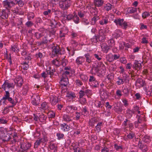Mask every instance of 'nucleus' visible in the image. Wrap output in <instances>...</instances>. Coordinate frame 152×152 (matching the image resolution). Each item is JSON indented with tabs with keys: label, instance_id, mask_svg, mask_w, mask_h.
<instances>
[{
	"label": "nucleus",
	"instance_id": "f8f14e48",
	"mask_svg": "<svg viewBox=\"0 0 152 152\" xmlns=\"http://www.w3.org/2000/svg\"><path fill=\"white\" fill-rule=\"evenodd\" d=\"M98 39L99 41L103 42L105 39V35L104 31L102 29H100L99 31Z\"/></svg>",
	"mask_w": 152,
	"mask_h": 152
},
{
	"label": "nucleus",
	"instance_id": "2eb2a0df",
	"mask_svg": "<svg viewBox=\"0 0 152 152\" xmlns=\"http://www.w3.org/2000/svg\"><path fill=\"white\" fill-rule=\"evenodd\" d=\"M138 146L142 150V151L143 152H146L148 150L147 146L145 145L142 144V143L140 142H139Z\"/></svg>",
	"mask_w": 152,
	"mask_h": 152
},
{
	"label": "nucleus",
	"instance_id": "412c9836",
	"mask_svg": "<svg viewBox=\"0 0 152 152\" xmlns=\"http://www.w3.org/2000/svg\"><path fill=\"white\" fill-rule=\"evenodd\" d=\"M66 97L69 99H73L75 98L76 96L75 93L71 92H68L66 93Z\"/></svg>",
	"mask_w": 152,
	"mask_h": 152
},
{
	"label": "nucleus",
	"instance_id": "5701e85b",
	"mask_svg": "<svg viewBox=\"0 0 152 152\" xmlns=\"http://www.w3.org/2000/svg\"><path fill=\"white\" fill-rule=\"evenodd\" d=\"M8 16V15L6 13L5 10H3L1 12H0V17L2 19H6L7 18Z\"/></svg>",
	"mask_w": 152,
	"mask_h": 152
},
{
	"label": "nucleus",
	"instance_id": "5fc2aeb1",
	"mask_svg": "<svg viewBox=\"0 0 152 152\" xmlns=\"http://www.w3.org/2000/svg\"><path fill=\"white\" fill-rule=\"evenodd\" d=\"M74 152H85V150L79 148H75L74 149Z\"/></svg>",
	"mask_w": 152,
	"mask_h": 152
},
{
	"label": "nucleus",
	"instance_id": "9b49d317",
	"mask_svg": "<svg viewBox=\"0 0 152 152\" xmlns=\"http://www.w3.org/2000/svg\"><path fill=\"white\" fill-rule=\"evenodd\" d=\"M15 83L18 86L20 87L23 83V79L21 77L18 76L15 79Z\"/></svg>",
	"mask_w": 152,
	"mask_h": 152
},
{
	"label": "nucleus",
	"instance_id": "393cba45",
	"mask_svg": "<svg viewBox=\"0 0 152 152\" xmlns=\"http://www.w3.org/2000/svg\"><path fill=\"white\" fill-rule=\"evenodd\" d=\"M122 35V33L119 30L115 31L114 33L113 34V36L116 38H117L121 36Z\"/></svg>",
	"mask_w": 152,
	"mask_h": 152
},
{
	"label": "nucleus",
	"instance_id": "7ed1b4c3",
	"mask_svg": "<svg viewBox=\"0 0 152 152\" xmlns=\"http://www.w3.org/2000/svg\"><path fill=\"white\" fill-rule=\"evenodd\" d=\"M71 1L70 0H62L59 2V7L62 10H65L67 9L70 6Z\"/></svg>",
	"mask_w": 152,
	"mask_h": 152
},
{
	"label": "nucleus",
	"instance_id": "cd10ccee",
	"mask_svg": "<svg viewBox=\"0 0 152 152\" xmlns=\"http://www.w3.org/2000/svg\"><path fill=\"white\" fill-rule=\"evenodd\" d=\"M63 119L65 121L70 122L72 121V118L68 115L65 114L63 116Z\"/></svg>",
	"mask_w": 152,
	"mask_h": 152
},
{
	"label": "nucleus",
	"instance_id": "4c0bfd02",
	"mask_svg": "<svg viewBox=\"0 0 152 152\" xmlns=\"http://www.w3.org/2000/svg\"><path fill=\"white\" fill-rule=\"evenodd\" d=\"M79 102L81 104L84 105L86 102V100L85 98L82 97V98H79Z\"/></svg>",
	"mask_w": 152,
	"mask_h": 152
},
{
	"label": "nucleus",
	"instance_id": "c03bdc74",
	"mask_svg": "<svg viewBox=\"0 0 152 152\" xmlns=\"http://www.w3.org/2000/svg\"><path fill=\"white\" fill-rule=\"evenodd\" d=\"M28 86L26 85L24 86L23 89V94L26 95L27 94V92L28 91Z\"/></svg>",
	"mask_w": 152,
	"mask_h": 152
},
{
	"label": "nucleus",
	"instance_id": "e2e57ef3",
	"mask_svg": "<svg viewBox=\"0 0 152 152\" xmlns=\"http://www.w3.org/2000/svg\"><path fill=\"white\" fill-rule=\"evenodd\" d=\"M137 83L140 84L141 86H143L144 85V82L143 80L141 79H138L137 81Z\"/></svg>",
	"mask_w": 152,
	"mask_h": 152
},
{
	"label": "nucleus",
	"instance_id": "bf43d9fd",
	"mask_svg": "<svg viewBox=\"0 0 152 152\" xmlns=\"http://www.w3.org/2000/svg\"><path fill=\"white\" fill-rule=\"evenodd\" d=\"M55 70L54 69H50V70H48L47 71V73L48 74L50 75V77L53 74V73L55 72Z\"/></svg>",
	"mask_w": 152,
	"mask_h": 152
},
{
	"label": "nucleus",
	"instance_id": "6e6552de",
	"mask_svg": "<svg viewBox=\"0 0 152 152\" xmlns=\"http://www.w3.org/2000/svg\"><path fill=\"white\" fill-rule=\"evenodd\" d=\"M0 138L4 141H8L10 139V137L6 132H4L0 129Z\"/></svg>",
	"mask_w": 152,
	"mask_h": 152
},
{
	"label": "nucleus",
	"instance_id": "c85d7f7f",
	"mask_svg": "<svg viewBox=\"0 0 152 152\" xmlns=\"http://www.w3.org/2000/svg\"><path fill=\"white\" fill-rule=\"evenodd\" d=\"M100 95L102 99L107 98V92L106 90L103 89L101 91Z\"/></svg>",
	"mask_w": 152,
	"mask_h": 152
},
{
	"label": "nucleus",
	"instance_id": "ea45409f",
	"mask_svg": "<svg viewBox=\"0 0 152 152\" xmlns=\"http://www.w3.org/2000/svg\"><path fill=\"white\" fill-rule=\"evenodd\" d=\"M46 119V117H45L43 114L42 113L39 115V118L40 121L41 122L45 121Z\"/></svg>",
	"mask_w": 152,
	"mask_h": 152
},
{
	"label": "nucleus",
	"instance_id": "774afa93",
	"mask_svg": "<svg viewBox=\"0 0 152 152\" xmlns=\"http://www.w3.org/2000/svg\"><path fill=\"white\" fill-rule=\"evenodd\" d=\"M75 82L76 85L77 86H80L83 85L82 82L79 80H75Z\"/></svg>",
	"mask_w": 152,
	"mask_h": 152
},
{
	"label": "nucleus",
	"instance_id": "b1692460",
	"mask_svg": "<svg viewBox=\"0 0 152 152\" xmlns=\"http://www.w3.org/2000/svg\"><path fill=\"white\" fill-rule=\"evenodd\" d=\"M114 6L110 4V3H107L104 6L105 10L107 11L110 10L112 8H114Z\"/></svg>",
	"mask_w": 152,
	"mask_h": 152
},
{
	"label": "nucleus",
	"instance_id": "20e7f679",
	"mask_svg": "<svg viewBox=\"0 0 152 152\" xmlns=\"http://www.w3.org/2000/svg\"><path fill=\"white\" fill-rule=\"evenodd\" d=\"M114 22L117 26H121L124 29H126L127 27L128 24L127 22L124 21L123 19H116L114 20Z\"/></svg>",
	"mask_w": 152,
	"mask_h": 152
},
{
	"label": "nucleus",
	"instance_id": "f03ea898",
	"mask_svg": "<svg viewBox=\"0 0 152 152\" xmlns=\"http://www.w3.org/2000/svg\"><path fill=\"white\" fill-rule=\"evenodd\" d=\"M31 146V143L29 142L26 141H22L20 143V151L21 152H27Z\"/></svg>",
	"mask_w": 152,
	"mask_h": 152
},
{
	"label": "nucleus",
	"instance_id": "f257e3e1",
	"mask_svg": "<svg viewBox=\"0 0 152 152\" xmlns=\"http://www.w3.org/2000/svg\"><path fill=\"white\" fill-rule=\"evenodd\" d=\"M69 75V72L68 71H65L63 73L60 82L61 86L65 87L69 83L68 77Z\"/></svg>",
	"mask_w": 152,
	"mask_h": 152
},
{
	"label": "nucleus",
	"instance_id": "052dcab7",
	"mask_svg": "<svg viewBox=\"0 0 152 152\" xmlns=\"http://www.w3.org/2000/svg\"><path fill=\"white\" fill-rule=\"evenodd\" d=\"M79 98H82L85 95V92L82 90H80L79 91Z\"/></svg>",
	"mask_w": 152,
	"mask_h": 152
},
{
	"label": "nucleus",
	"instance_id": "aec40b11",
	"mask_svg": "<svg viewBox=\"0 0 152 152\" xmlns=\"http://www.w3.org/2000/svg\"><path fill=\"white\" fill-rule=\"evenodd\" d=\"M99 19V17L96 15L91 18L90 21L91 25H94L96 22V21Z\"/></svg>",
	"mask_w": 152,
	"mask_h": 152
},
{
	"label": "nucleus",
	"instance_id": "7c9ffc66",
	"mask_svg": "<svg viewBox=\"0 0 152 152\" xmlns=\"http://www.w3.org/2000/svg\"><path fill=\"white\" fill-rule=\"evenodd\" d=\"M137 10V8H136L133 7H130L128 8L127 10V12L129 13H133L136 12Z\"/></svg>",
	"mask_w": 152,
	"mask_h": 152
},
{
	"label": "nucleus",
	"instance_id": "2f4dec72",
	"mask_svg": "<svg viewBox=\"0 0 152 152\" xmlns=\"http://www.w3.org/2000/svg\"><path fill=\"white\" fill-rule=\"evenodd\" d=\"M43 139H40L37 140L34 144V148H37L38 146L42 142Z\"/></svg>",
	"mask_w": 152,
	"mask_h": 152
},
{
	"label": "nucleus",
	"instance_id": "e433bc0d",
	"mask_svg": "<svg viewBox=\"0 0 152 152\" xmlns=\"http://www.w3.org/2000/svg\"><path fill=\"white\" fill-rule=\"evenodd\" d=\"M11 49L12 51L15 52H18L19 51V49L17 45L11 46Z\"/></svg>",
	"mask_w": 152,
	"mask_h": 152
},
{
	"label": "nucleus",
	"instance_id": "c756f323",
	"mask_svg": "<svg viewBox=\"0 0 152 152\" xmlns=\"http://www.w3.org/2000/svg\"><path fill=\"white\" fill-rule=\"evenodd\" d=\"M84 56L86 58V61L88 64L90 63L91 62V57L88 53L85 54Z\"/></svg>",
	"mask_w": 152,
	"mask_h": 152
},
{
	"label": "nucleus",
	"instance_id": "a211bd4d",
	"mask_svg": "<svg viewBox=\"0 0 152 152\" xmlns=\"http://www.w3.org/2000/svg\"><path fill=\"white\" fill-rule=\"evenodd\" d=\"M5 92V94H4L2 99H1V102L4 100V101L2 102L3 104L5 103V100L8 99L9 98H10V94L9 91L6 90Z\"/></svg>",
	"mask_w": 152,
	"mask_h": 152
},
{
	"label": "nucleus",
	"instance_id": "a18cd8bd",
	"mask_svg": "<svg viewBox=\"0 0 152 152\" xmlns=\"http://www.w3.org/2000/svg\"><path fill=\"white\" fill-rule=\"evenodd\" d=\"M134 136V132H131L127 135V137L129 139L131 140L132 139Z\"/></svg>",
	"mask_w": 152,
	"mask_h": 152
},
{
	"label": "nucleus",
	"instance_id": "58836bf2",
	"mask_svg": "<svg viewBox=\"0 0 152 152\" xmlns=\"http://www.w3.org/2000/svg\"><path fill=\"white\" fill-rule=\"evenodd\" d=\"M73 20L74 22L76 24L78 23L79 22V18L77 17V15L75 14H74V15Z\"/></svg>",
	"mask_w": 152,
	"mask_h": 152
},
{
	"label": "nucleus",
	"instance_id": "dca6fc26",
	"mask_svg": "<svg viewBox=\"0 0 152 152\" xmlns=\"http://www.w3.org/2000/svg\"><path fill=\"white\" fill-rule=\"evenodd\" d=\"M109 16L106 15L104 18L99 21V24L102 25H104L107 24L109 22Z\"/></svg>",
	"mask_w": 152,
	"mask_h": 152
},
{
	"label": "nucleus",
	"instance_id": "4468645a",
	"mask_svg": "<svg viewBox=\"0 0 152 152\" xmlns=\"http://www.w3.org/2000/svg\"><path fill=\"white\" fill-rule=\"evenodd\" d=\"M77 110V108L74 106H69L67 107L66 110L68 113H72L73 112L74 110Z\"/></svg>",
	"mask_w": 152,
	"mask_h": 152
},
{
	"label": "nucleus",
	"instance_id": "f704fd0d",
	"mask_svg": "<svg viewBox=\"0 0 152 152\" xmlns=\"http://www.w3.org/2000/svg\"><path fill=\"white\" fill-rule=\"evenodd\" d=\"M52 63L56 66H59L60 65L59 61L57 59L53 60L52 61Z\"/></svg>",
	"mask_w": 152,
	"mask_h": 152
},
{
	"label": "nucleus",
	"instance_id": "49530a36",
	"mask_svg": "<svg viewBox=\"0 0 152 152\" xmlns=\"http://www.w3.org/2000/svg\"><path fill=\"white\" fill-rule=\"evenodd\" d=\"M102 48L104 49L105 51L106 52V53L108 51V50L110 49V47L109 46H108L107 45L104 44L102 46Z\"/></svg>",
	"mask_w": 152,
	"mask_h": 152
},
{
	"label": "nucleus",
	"instance_id": "603ef678",
	"mask_svg": "<svg viewBox=\"0 0 152 152\" xmlns=\"http://www.w3.org/2000/svg\"><path fill=\"white\" fill-rule=\"evenodd\" d=\"M102 125V122H99L98 123L96 126L95 127V128L97 131L99 132L100 131L101 126Z\"/></svg>",
	"mask_w": 152,
	"mask_h": 152
},
{
	"label": "nucleus",
	"instance_id": "a19ab883",
	"mask_svg": "<svg viewBox=\"0 0 152 152\" xmlns=\"http://www.w3.org/2000/svg\"><path fill=\"white\" fill-rule=\"evenodd\" d=\"M126 116L129 118H131L134 112L133 111H132L129 109H128L127 110L126 112Z\"/></svg>",
	"mask_w": 152,
	"mask_h": 152
},
{
	"label": "nucleus",
	"instance_id": "bb28decb",
	"mask_svg": "<svg viewBox=\"0 0 152 152\" xmlns=\"http://www.w3.org/2000/svg\"><path fill=\"white\" fill-rule=\"evenodd\" d=\"M41 108L44 110H49V104L46 102H43L41 104Z\"/></svg>",
	"mask_w": 152,
	"mask_h": 152
},
{
	"label": "nucleus",
	"instance_id": "09e8293b",
	"mask_svg": "<svg viewBox=\"0 0 152 152\" xmlns=\"http://www.w3.org/2000/svg\"><path fill=\"white\" fill-rule=\"evenodd\" d=\"M22 67L24 70H27L29 67V65L27 63L25 62L22 64Z\"/></svg>",
	"mask_w": 152,
	"mask_h": 152
},
{
	"label": "nucleus",
	"instance_id": "37998d69",
	"mask_svg": "<svg viewBox=\"0 0 152 152\" xmlns=\"http://www.w3.org/2000/svg\"><path fill=\"white\" fill-rule=\"evenodd\" d=\"M96 122V120L95 118H92L89 121V125L91 126H94V124Z\"/></svg>",
	"mask_w": 152,
	"mask_h": 152
},
{
	"label": "nucleus",
	"instance_id": "473e14b6",
	"mask_svg": "<svg viewBox=\"0 0 152 152\" xmlns=\"http://www.w3.org/2000/svg\"><path fill=\"white\" fill-rule=\"evenodd\" d=\"M122 91L124 95L125 96H128L129 95V91L128 88H124L122 90Z\"/></svg>",
	"mask_w": 152,
	"mask_h": 152
},
{
	"label": "nucleus",
	"instance_id": "680f3d73",
	"mask_svg": "<svg viewBox=\"0 0 152 152\" xmlns=\"http://www.w3.org/2000/svg\"><path fill=\"white\" fill-rule=\"evenodd\" d=\"M16 1L20 7H22L24 4V3L22 0H16Z\"/></svg>",
	"mask_w": 152,
	"mask_h": 152
},
{
	"label": "nucleus",
	"instance_id": "f3484780",
	"mask_svg": "<svg viewBox=\"0 0 152 152\" xmlns=\"http://www.w3.org/2000/svg\"><path fill=\"white\" fill-rule=\"evenodd\" d=\"M104 3V0H94V4L97 7L102 6Z\"/></svg>",
	"mask_w": 152,
	"mask_h": 152
},
{
	"label": "nucleus",
	"instance_id": "72a5a7b5",
	"mask_svg": "<svg viewBox=\"0 0 152 152\" xmlns=\"http://www.w3.org/2000/svg\"><path fill=\"white\" fill-rule=\"evenodd\" d=\"M57 146L56 144L51 143L50 145V148L51 150H53L54 152H56Z\"/></svg>",
	"mask_w": 152,
	"mask_h": 152
},
{
	"label": "nucleus",
	"instance_id": "6ab92c4d",
	"mask_svg": "<svg viewBox=\"0 0 152 152\" xmlns=\"http://www.w3.org/2000/svg\"><path fill=\"white\" fill-rule=\"evenodd\" d=\"M60 126L61 129L64 132L68 131L70 128V127L65 123L61 124Z\"/></svg>",
	"mask_w": 152,
	"mask_h": 152
},
{
	"label": "nucleus",
	"instance_id": "4d7b16f0",
	"mask_svg": "<svg viewBox=\"0 0 152 152\" xmlns=\"http://www.w3.org/2000/svg\"><path fill=\"white\" fill-rule=\"evenodd\" d=\"M82 22L83 24L85 25H88L90 23V22L88 19L83 18L82 20Z\"/></svg>",
	"mask_w": 152,
	"mask_h": 152
},
{
	"label": "nucleus",
	"instance_id": "1a4fd4ad",
	"mask_svg": "<svg viewBox=\"0 0 152 152\" xmlns=\"http://www.w3.org/2000/svg\"><path fill=\"white\" fill-rule=\"evenodd\" d=\"M15 4L12 1H9L8 0H6L3 2L4 7L7 10H9Z\"/></svg>",
	"mask_w": 152,
	"mask_h": 152
},
{
	"label": "nucleus",
	"instance_id": "c9c22d12",
	"mask_svg": "<svg viewBox=\"0 0 152 152\" xmlns=\"http://www.w3.org/2000/svg\"><path fill=\"white\" fill-rule=\"evenodd\" d=\"M7 100L8 101L12 104V105H11L10 106V107H13L17 103V101H15L14 100H13L12 99L11 97L10 98H9Z\"/></svg>",
	"mask_w": 152,
	"mask_h": 152
},
{
	"label": "nucleus",
	"instance_id": "0eeeda50",
	"mask_svg": "<svg viewBox=\"0 0 152 152\" xmlns=\"http://www.w3.org/2000/svg\"><path fill=\"white\" fill-rule=\"evenodd\" d=\"M52 49L53 53L54 55H56L58 56L61 55L62 53H63L62 49L57 45L56 46H54L52 47Z\"/></svg>",
	"mask_w": 152,
	"mask_h": 152
},
{
	"label": "nucleus",
	"instance_id": "6e6d98bb",
	"mask_svg": "<svg viewBox=\"0 0 152 152\" xmlns=\"http://www.w3.org/2000/svg\"><path fill=\"white\" fill-rule=\"evenodd\" d=\"M115 94L116 96L119 98H120L122 95L121 91L119 89L117 90Z\"/></svg>",
	"mask_w": 152,
	"mask_h": 152
},
{
	"label": "nucleus",
	"instance_id": "39448f33",
	"mask_svg": "<svg viewBox=\"0 0 152 152\" xmlns=\"http://www.w3.org/2000/svg\"><path fill=\"white\" fill-rule=\"evenodd\" d=\"M40 100V98L37 94H34L31 96V102L34 105H38L39 104Z\"/></svg>",
	"mask_w": 152,
	"mask_h": 152
},
{
	"label": "nucleus",
	"instance_id": "a878e982",
	"mask_svg": "<svg viewBox=\"0 0 152 152\" xmlns=\"http://www.w3.org/2000/svg\"><path fill=\"white\" fill-rule=\"evenodd\" d=\"M141 64L138 61H135L134 64L133 66V68L135 69H140L141 68Z\"/></svg>",
	"mask_w": 152,
	"mask_h": 152
},
{
	"label": "nucleus",
	"instance_id": "de8ad7c7",
	"mask_svg": "<svg viewBox=\"0 0 152 152\" xmlns=\"http://www.w3.org/2000/svg\"><path fill=\"white\" fill-rule=\"evenodd\" d=\"M80 76L81 79L83 81H86L88 79L87 76L83 74H80Z\"/></svg>",
	"mask_w": 152,
	"mask_h": 152
},
{
	"label": "nucleus",
	"instance_id": "ddd939ff",
	"mask_svg": "<svg viewBox=\"0 0 152 152\" xmlns=\"http://www.w3.org/2000/svg\"><path fill=\"white\" fill-rule=\"evenodd\" d=\"M85 59L83 56H80L77 57L76 60V63L78 65H82L83 63L85 61Z\"/></svg>",
	"mask_w": 152,
	"mask_h": 152
},
{
	"label": "nucleus",
	"instance_id": "13d9d810",
	"mask_svg": "<svg viewBox=\"0 0 152 152\" xmlns=\"http://www.w3.org/2000/svg\"><path fill=\"white\" fill-rule=\"evenodd\" d=\"M92 72L94 73H96L99 71V69L97 66H94L92 68Z\"/></svg>",
	"mask_w": 152,
	"mask_h": 152
},
{
	"label": "nucleus",
	"instance_id": "423d86ee",
	"mask_svg": "<svg viewBox=\"0 0 152 152\" xmlns=\"http://www.w3.org/2000/svg\"><path fill=\"white\" fill-rule=\"evenodd\" d=\"M2 87L4 90L6 91L11 88H13L14 85L13 83H9L8 81L7 80L5 81L4 84L2 85Z\"/></svg>",
	"mask_w": 152,
	"mask_h": 152
},
{
	"label": "nucleus",
	"instance_id": "864d4df0",
	"mask_svg": "<svg viewBox=\"0 0 152 152\" xmlns=\"http://www.w3.org/2000/svg\"><path fill=\"white\" fill-rule=\"evenodd\" d=\"M48 115L50 118H54L55 116V113L53 111H51L48 112Z\"/></svg>",
	"mask_w": 152,
	"mask_h": 152
},
{
	"label": "nucleus",
	"instance_id": "79ce46f5",
	"mask_svg": "<svg viewBox=\"0 0 152 152\" xmlns=\"http://www.w3.org/2000/svg\"><path fill=\"white\" fill-rule=\"evenodd\" d=\"M108 45L111 48L114 46L115 43L114 40L113 39L109 40L108 42Z\"/></svg>",
	"mask_w": 152,
	"mask_h": 152
},
{
	"label": "nucleus",
	"instance_id": "9d476101",
	"mask_svg": "<svg viewBox=\"0 0 152 152\" xmlns=\"http://www.w3.org/2000/svg\"><path fill=\"white\" fill-rule=\"evenodd\" d=\"M124 76H123V78H121L120 77H118L117 79L118 80L116 81V83L118 85H120L123 84L124 82L126 81V78L127 77V75L126 73H124Z\"/></svg>",
	"mask_w": 152,
	"mask_h": 152
},
{
	"label": "nucleus",
	"instance_id": "3c124183",
	"mask_svg": "<svg viewBox=\"0 0 152 152\" xmlns=\"http://www.w3.org/2000/svg\"><path fill=\"white\" fill-rule=\"evenodd\" d=\"M86 13L85 11H80L78 12V15L81 18H82L84 17L86 15Z\"/></svg>",
	"mask_w": 152,
	"mask_h": 152
},
{
	"label": "nucleus",
	"instance_id": "338daca9",
	"mask_svg": "<svg viewBox=\"0 0 152 152\" xmlns=\"http://www.w3.org/2000/svg\"><path fill=\"white\" fill-rule=\"evenodd\" d=\"M56 136L58 137V139L60 140L63 138L64 136V134H63L57 133L56 134Z\"/></svg>",
	"mask_w": 152,
	"mask_h": 152
},
{
	"label": "nucleus",
	"instance_id": "0e129e2a",
	"mask_svg": "<svg viewBox=\"0 0 152 152\" xmlns=\"http://www.w3.org/2000/svg\"><path fill=\"white\" fill-rule=\"evenodd\" d=\"M118 108H115V111L118 113H121L123 110V109L121 107H118Z\"/></svg>",
	"mask_w": 152,
	"mask_h": 152
},
{
	"label": "nucleus",
	"instance_id": "4be33fe9",
	"mask_svg": "<svg viewBox=\"0 0 152 152\" xmlns=\"http://www.w3.org/2000/svg\"><path fill=\"white\" fill-rule=\"evenodd\" d=\"M50 101L52 105H55L58 102V98L56 96H52L50 97Z\"/></svg>",
	"mask_w": 152,
	"mask_h": 152
},
{
	"label": "nucleus",
	"instance_id": "69168bd1",
	"mask_svg": "<svg viewBox=\"0 0 152 152\" xmlns=\"http://www.w3.org/2000/svg\"><path fill=\"white\" fill-rule=\"evenodd\" d=\"M34 17V14L33 13H29L28 15V19L29 20L33 18Z\"/></svg>",
	"mask_w": 152,
	"mask_h": 152
},
{
	"label": "nucleus",
	"instance_id": "8fccbe9b",
	"mask_svg": "<svg viewBox=\"0 0 152 152\" xmlns=\"http://www.w3.org/2000/svg\"><path fill=\"white\" fill-rule=\"evenodd\" d=\"M43 34V33H40L38 32H36L35 34V36L36 38L37 39H39L41 37Z\"/></svg>",
	"mask_w": 152,
	"mask_h": 152
}]
</instances>
